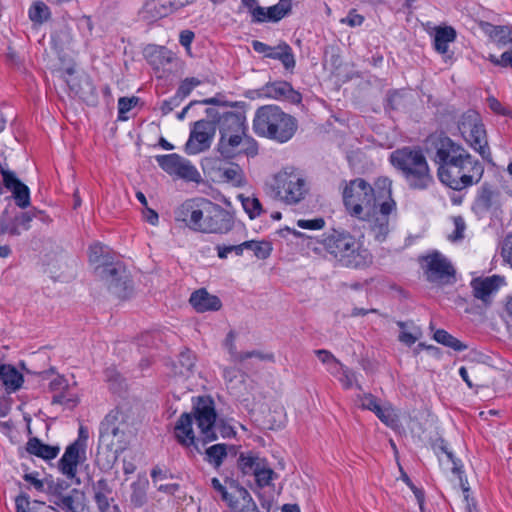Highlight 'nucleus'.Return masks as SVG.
Masks as SVG:
<instances>
[{
	"instance_id": "nucleus-1",
	"label": "nucleus",
	"mask_w": 512,
	"mask_h": 512,
	"mask_svg": "<svg viewBox=\"0 0 512 512\" xmlns=\"http://www.w3.org/2000/svg\"><path fill=\"white\" fill-rule=\"evenodd\" d=\"M424 150L438 166L440 182L455 191L477 184L483 177L481 162L443 132L430 134L424 141Z\"/></svg>"
},
{
	"instance_id": "nucleus-2",
	"label": "nucleus",
	"mask_w": 512,
	"mask_h": 512,
	"mask_svg": "<svg viewBox=\"0 0 512 512\" xmlns=\"http://www.w3.org/2000/svg\"><path fill=\"white\" fill-rule=\"evenodd\" d=\"M258 151L257 141L248 134L245 115L241 112H224L219 118V139L216 145L220 158H254Z\"/></svg>"
},
{
	"instance_id": "nucleus-3",
	"label": "nucleus",
	"mask_w": 512,
	"mask_h": 512,
	"mask_svg": "<svg viewBox=\"0 0 512 512\" xmlns=\"http://www.w3.org/2000/svg\"><path fill=\"white\" fill-rule=\"evenodd\" d=\"M216 417L214 401L210 397H198L193 406V415L183 413L177 420L174 427L175 438L184 447L195 446L198 449L193 431V420L195 419L203 441L207 443L216 440Z\"/></svg>"
},
{
	"instance_id": "nucleus-4",
	"label": "nucleus",
	"mask_w": 512,
	"mask_h": 512,
	"mask_svg": "<svg viewBox=\"0 0 512 512\" xmlns=\"http://www.w3.org/2000/svg\"><path fill=\"white\" fill-rule=\"evenodd\" d=\"M390 162L412 190H426L434 179L422 150L403 147L393 151Z\"/></svg>"
},
{
	"instance_id": "nucleus-5",
	"label": "nucleus",
	"mask_w": 512,
	"mask_h": 512,
	"mask_svg": "<svg viewBox=\"0 0 512 512\" xmlns=\"http://www.w3.org/2000/svg\"><path fill=\"white\" fill-rule=\"evenodd\" d=\"M298 129V121L276 105H265L256 110L253 130L261 137L278 143L289 141Z\"/></svg>"
},
{
	"instance_id": "nucleus-6",
	"label": "nucleus",
	"mask_w": 512,
	"mask_h": 512,
	"mask_svg": "<svg viewBox=\"0 0 512 512\" xmlns=\"http://www.w3.org/2000/svg\"><path fill=\"white\" fill-rule=\"evenodd\" d=\"M321 244L345 267L360 269L368 267L373 262L372 254L368 249L362 247L349 232L334 230L323 238Z\"/></svg>"
},
{
	"instance_id": "nucleus-7",
	"label": "nucleus",
	"mask_w": 512,
	"mask_h": 512,
	"mask_svg": "<svg viewBox=\"0 0 512 512\" xmlns=\"http://www.w3.org/2000/svg\"><path fill=\"white\" fill-rule=\"evenodd\" d=\"M266 192L273 199L288 205H295L306 197L309 186L300 172L292 168H285L275 174L266 184Z\"/></svg>"
},
{
	"instance_id": "nucleus-8",
	"label": "nucleus",
	"mask_w": 512,
	"mask_h": 512,
	"mask_svg": "<svg viewBox=\"0 0 512 512\" xmlns=\"http://www.w3.org/2000/svg\"><path fill=\"white\" fill-rule=\"evenodd\" d=\"M343 203L347 212L355 218H369L376 207L373 187L364 179L356 178L346 182L343 189Z\"/></svg>"
},
{
	"instance_id": "nucleus-9",
	"label": "nucleus",
	"mask_w": 512,
	"mask_h": 512,
	"mask_svg": "<svg viewBox=\"0 0 512 512\" xmlns=\"http://www.w3.org/2000/svg\"><path fill=\"white\" fill-rule=\"evenodd\" d=\"M127 428L124 414L119 409L110 411L100 423L99 447L112 452L116 458L127 448Z\"/></svg>"
},
{
	"instance_id": "nucleus-10",
	"label": "nucleus",
	"mask_w": 512,
	"mask_h": 512,
	"mask_svg": "<svg viewBox=\"0 0 512 512\" xmlns=\"http://www.w3.org/2000/svg\"><path fill=\"white\" fill-rule=\"evenodd\" d=\"M96 275L119 298H126L132 291V280L126 266L119 260L95 267Z\"/></svg>"
},
{
	"instance_id": "nucleus-11",
	"label": "nucleus",
	"mask_w": 512,
	"mask_h": 512,
	"mask_svg": "<svg viewBox=\"0 0 512 512\" xmlns=\"http://www.w3.org/2000/svg\"><path fill=\"white\" fill-rule=\"evenodd\" d=\"M502 205V193L489 183H483L477 191L472 211L479 219L487 216L491 219H500L503 214Z\"/></svg>"
},
{
	"instance_id": "nucleus-12",
	"label": "nucleus",
	"mask_w": 512,
	"mask_h": 512,
	"mask_svg": "<svg viewBox=\"0 0 512 512\" xmlns=\"http://www.w3.org/2000/svg\"><path fill=\"white\" fill-rule=\"evenodd\" d=\"M424 274L427 281L437 285L453 284L456 281V271L451 262L440 252L435 251L423 257Z\"/></svg>"
},
{
	"instance_id": "nucleus-13",
	"label": "nucleus",
	"mask_w": 512,
	"mask_h": 512,
	"mask_svg": "<svg viewBox=\"0 0 512 512\" xmlns=\"http://www.w3.org/2000/svg\"><path fill=\"white\" fill-rule=\"evenodd\" d=\"M207 206V198L188 199L176 210V220L185 223L193 231L206 233L204 225L207 223L208 217L203 211L208 210Z\"/></svg>"
},
{
	"instance_id": "nucleus-14",
	"label": "nucleus",
	"mask_w": 512,
	"mask_h": 512,
	"mask_svg": "<svg viewBox=\"0 0 512 512\" xmlns=\"http://www.w3.org/2000/svg\"><path fill=\"white\" fill-rule=\"evenodd\" d=\"M215 132L216 127L213 121L204 119L196 121L185 144L186 154L196 155L208 150L212 144Z\"/></svg>"
},
{
	"instance_id": "nucleus-15",
	"label": "nucleus",
	"mask_w": 512,
	"mask_h": 512,
	"mask_svg": "<svg viewBox=\"0 0 512 512\" xmlns=\"http://www.w3.org/2000/svg\"><path fill=\"white\" fill-rule=\"evenodd\" d=\"M156 161L159 167L169 175H176L179 178L192 182H199L201 179L196 167L189 160L176 153L157 155Z\"/></svg>"
},
{
	"instance_id": "nucleus-16",
	"label": "nucleus",
	"mask_w": 512,
	"mask_h": 512,
	"mask_svg": "<svg viewBox=\"0 0 512 512\" xmlns=\"http://www.w3.org/2000/svg\"><path fill=\"white\" fill-rule=\"evenodd\" d=\"M208 210L203 212L208 217L207 223L204 225L206 233L226 234L232 230L234 226L233 215L219 204L208 199Z\"/></svg>"
},
{
	"instance_id": "nucleus-17",
	"label": "nucleus",
	"mask_w": 512,
	"mask_h": 512,
	"mask_svg": "<svg viewBox=\"0 0 512 512\" xmlns=\"http://www.w3.org/2000/svg\"><path fill=\"white\" fill-rule=\"evenodd\" d=\"M252 48L255 52L265 57L278 60L287 71L292 72L296 66V60L292 48L286 42L281 41L276 46H269L259 40H253Z\"/></svg>"
},
{
	"instance_id": "nucleus-18",
	"label": "nucleus",
	"mask_w": 512,
	"mask_h": 512,
	"mask_svg": "<svg viewBox=\"0 0 512 512\" xmlns=\"http://www.w3.org/2000/svg\"><path fill=\"white\" fill-rule=\"evenodd\" d=\"M462 134L466 138L470 146L477 151L481 157L491 162V152L488 146L486 130L480 122L469 123V132L466 131V124L463 123Z\"/></svg>"
},
{
	"instance_id": "nucleus-19",
	"label": "nucleus",
	"mask_w": 512,
	"mask_h": 512,
	"mask_svg": "<svg viewBox=\"0 0 512 512\" xmlns=\"http://www.w3.org/2000/svg\"><path fill=\"white\" fill-rule=\"evenodd\" d=\"M261 93L265 97L291 104H299L302 101L301 93L296 91L287 81L269 82L262 87Z\"/></svg>"
},
{
	"instance_id": "nucleus-20",
	"label": "nucleus",
	"mask_w": 512,
	"mask_h": 512,
	"mask_svg": "<svg viewBox=\"0 0 512 512\" xmlns=\"http://www.w3.org/2000/svg\"><path fill=\"white\" fill-rule=\"evenodd\" d=\"M83 459H85V451L81 447V442H73L60 458L58 468L68 479H73L77 474L78 464Z\"/></svg>"
},
{
	"instance_id": "nucleus-21",
	"label": "nucleus",
	"mask_w": 512,
	"mask_h": 512,
	"mask_svg": "<svg viewBox=\"0 0 512 512\" xmlns=\"http://www.w3.org/2000/svg\"><path fill=\"white\" fill-rule=\"evenodd\" d=\"M502 283L503 278L498 275L475 278L471 281L473 296L481 300L485 305H489L491 303V294L495 293Z\"/></svg>"
},
{
	"instance_id": "nucleus-22",
	"label": "nucleus",
	"mask_w": 512,
	"mask_h": 512,
	"mask_svg": "<svg viewBox=\"0 0 512 512\" xmlns=\"http://www.w3.org/2000/svg\"><path fill=\"white\" fill-rule=\"evenodd\" d=\"M1 174L3 183L13 193L16 204L21 208H26L30 204L29 188L13 172L2 169Z\"/></svg>"
},
{
	"instance_id": "nucleus-23",
	"label": "nucleus",
	"mask_w": 512,
	"mask_h": 512,
	"mask_svg": "<svg viewBox=\"0 0 512 512\" xmlns=\"http://www.w3.org/2000/svg\"><path fill=\"white\" fill-rule=\"evenodd\" d=\"M189 302L199 313L218 311L222 306L219 297L209 294L204 288L194 291L190 296Z\"/></svg>"
},
{
	"instance_id": "nucleus-24",
	"label": "nucleus",
	"mask_w": 512,
	"mask_h": 512,
	"mask_svg": "<svg viewBox=\"0 0 512 512\" xmlns=\"http://www.w3.org/2000/svg\"><path fill=\"white\" fill-rule=\"evenodd\" d=\"M179 6L175 0H147L143 10L151 19H159L171 14Z\"/></svg>"
},
{
	"instance_id": "nucleus-25",
	"label": "nucleus",
	"mask_w": 512,
	"mask_h": 512,
	"mask_svg": "<svg viewBox=\"0 0 512 512\" xmlns=\"http://www.w3.org/2000/svg\"><path fill=\"white\" fill-rule=\"evenodd\" d=\"M0 382L7 392H15L23 383L22 374L10 364L0 365Z\"/></svg>"
},
{
	"instance_id": "nucleus-26",
	"label": "nucleus",
	"mask_w": 512,
	"mask_h": 512,
	"mask_svg": "<svg viewBox=\"0 0 512 512\" xmlns=\"http://www.w3.org/2000/svg\"><path fill=\"white\" fill-rule=\"evenodd\" d=\"M456 39V31L451 26H438L435 28L434 33V48L435 50L444 55L448 52V46Z\"/></svg>"
},
{
	"instance_id": "nucleus-27",
	"label": "nucleus",
	"mask_w": 512,
	"mask_h": 512,
	"mask_svg": "<svg viewBox=\"0 0 512 512\" xmlns=\"http://www.w3.org/2000/svg\"><path fill=\"white\" fill-rule=\"evenodd\" d=\"M92 489L94 492V500L100 512H108L110 509L109 496L112 493L108 481L101 478L93 484Z\"/></svg>"
},
{
	"instance_id": "nucleus-28",
	"label": "nucleus",
	"mask_w": 512,
	"mask_h": 512,
	"mask_svg": "<svg viewBox=\"0 0 512 512\" xmlns=\"http://www.w3.org/2000/svg\"><path fill=\"white\" fill-rule=\"evenodd\" d=\"M26 450L28 453L41 457L45 460L54 459L60 451L58 446L43 444L38 438L29 439Z\"/></svg>"
},
{
	"instance_id": "nucleus-29",
	"label": "nucleus",
	"mask_w": 512,
	"mask_h": 512,
	"mask_svg": "<svg viewBox=\"0 0 512 512\" xmlns=\"http://www.w3.org/2000/svg\"><path fill=\"white\" fill-rule=\"evenodd\" d=\"M89 261L95 264V267H101L106 266V263L114 262V259L109 254L108 247L95 243L89 248Z\"/></svg>"
},
{
	"instance_id": "nucleus-30",
	"label": "nucleus",
	"mask_w": 512,
	"mask_h": 512,
	"mask_svg": "<svg viewBox=\"0 0 512 512\" xmlns=\"http://www.w3.org/2000/svg\"><path fill=\"white\" fill-rule=\"evenodd\" d=\"M263 460L264 458H260L252 452L247 454L241 453L238 458L237 465L244 475H254L259 465H262Z\"/></svg>"
},
{
	"instance_id": "nucleus-31",
	"label": "nucleus",
	"mask_w": 512,
	"mask_h": 512,
	"mask_svg": "<svg viewBox=\"0 0 512 512\" xmlns=\"http://www.w3.org/2000/svg\"><path fill=\"white\" fill-rule=\"evenodd\" d=\"M219 171L223 181L230 183L235 187H242L246 183L244 172L237 164H232L230 167L220 169Z\"/></svg>"
},
{
	"instance_id": "nucleus-32",
	"label": "nucleus",
	"mask_w": 512,
	"mask_h": 512,
	"mask_svg": "<svg viewBox=\"0 0 512 512\" xmlns=\"http://www.w3.org/2000/svg\"><path fill=\"white\" fill-rule=\"evenodd\" d=\"M433 338L438 343L453 349L454 351H464L468 346L462 343L459 339L448 333L444 329H437L433 334Z\"/></svg>"
},
{
	"instance_id": "nucleus-33",
	"label": "nucleus",
	"mask_w": 512,
	"mask_h": 512,
	"mask_svg": "<svg viewBox=\"0 0 512 512\" xmlns=\"http://www.w3.org/2000/svg\"><path fill=\"white\" fill-rule=\"evenodd\" d=\"M292 0H279V2L271 7L267 8L266 15L268 16V22H278L291 11Z\"/></svg>"
},
{
	"instance_id": "nucleus-34",
	"label": "nucleus",
	"mask_w": 512,
	"mask_h": 512,
	"mask_svg": "<svg viewBox=\"0 0 512 512\" xmlns=\"http://www.w3.org/2000/svg\"><path fill=\"white\" fill-rule=\"evenodd\" d=\"M227 456L226 444H215L206 449V460L215 468H219Z\"/></svg>"
},
{
	"instance_id": "nucleus-35",
	"label": "nucleus",
	"mask_w": 512,
	"mask_h": 512,
	"mask_svg": "<svg viewBox=\"0 0 512 512\" xmlns=\"http://www.w3.org/2000/svg\"><path fill=\"white\" fill-rule=\"evenodd\" d=\"M391 180L388 178H380L377 181L378 187L382 188L383 190H386L387 195L389 197V200L384 201L380 205V213L381 217H388V215L395 209L396 203L391 198Z\"/></svg>"
},
{
	"instance_id": "nucleus-36",
	"label": "nucleus",
	"mask_w": 512,
	"mask_h": 512,
	"mask_svg": "<svg viewBox=\"0 0 512 512\" xmlns=\"http://www.w3.org/2000/svg\"><path fill=\"white\" fill-rule=\"evenodd\" d=\"M238 198L241 201L242 207L248 214L250 219H255L256 217L262 214L263 208L258 198L244 196L242 194L239 195Z\"/></svg>"
},
{
	"instance_id": "nucleus-37",
	"label": "nucleus",
	"mask_w": 512,
	"mask_h": 512,
	"mask_svg": "<svg viewBox=\"0 0 512 512\" xmlns=\"http://www.w3.org/2000/svg\"><path fill=\"white\" fill-rule=\"evenodd\" d=\"M243 249H249L254 252V255L258 259H266L270 256L272 252V247L269 242H259V241H245L242 243Z\"/></svg>"
},
{
	"instance_id": "nucleus-38",
	"label": "nucleus",
	"mask_w": 512,
	"mask_h": 512,
	"mask_svg": "<svg viewBox=\"0 0 512 512\" xmlns=\"http://www.w3.org/2000/svg\"><path fill=\"white\" fill-rule=\"evenodd\" d=\"M275 472L269 467L267 461L264 459L262 465H259L254 473L255 481L258 487L263 488L269 486L273 479Z\"/></svg>"
},
{
	"instance_id": "nucleus-39",
	"label": "nucleus",
	"mask_w": 512,
	"mask_h": 512,
	"mask_svg": "<svg viewBox=\"0 0 512 512\" xmlns=\"http://www.w3.org/2000/svg\"><path fill=\"white\" fill-rule=\"evenodd\" d=\"M371 233L374 239L378 242L386 240L389 234V219L388 217H378L371 225Z\"/></svg>"
},
{
	"instance_id": "nucleus-40",
	"label": "nucleus",
	"mask_w": 512,
	"mask_h": 512,
	"mask_svg": "<svg viewBox=\"0 0 512 512\" xmlns=\"http://www.w3.org/2000/svg\"><path fill=\"white\" fill-rule=\"evenodd\" d=\"M63 80L67 84V86L70 89V92L79 98H83L86 94V91L84 87L82 86V83H84L87 87L90 88L91 84L88 77H72V78H66L63 77Z\"/></svg>"
},
{
	"instance_id": "nucleus-41",
	"label": "nucleus",
	"mask_w": 512,
	"mask_h": 512,
	"mask_svg": "<svg viewBox=\"0 0 512 512\" xmlns=\"http://www.w3.org/2000/svg\"><path fill=\"white\" fill-rule=\"evenodd\" d=\"M50 17L48 6L44 2H35L29 9V18L36 23H42Z\"/></svg>"
},
{
	"instance_id": "nucleus-42",
	"label": "nucleus",
	"mask_w": 512,
	"mask_h": 512,
	"mask_svg": "<svg viewBox=\"0 0 512 512\" xmlns=\"http://www.w3.org/2000/svg\"><path fill=\"white\" fill-rule=\"evenodd\" d=\"M6 233L13 236L21 233V230L17 228L16 221H14V216L9 215L7 211L0 217V237Z\"/></svg>"
},
{
	"instance_id": "nucleus-43",
	"label": "nucleus",
	"mask_w": 512,
	"mask_h": 512,
	"mask_svg": "<svg viewBox=\"0 0 512 512\" xmlns=\"http://www.w3.org/2000/svg\"><path fill=\"white\" fill-rule=\"evenodd\" d=\"M337 379L345 390H349L353 387H355L359 391L363 390L361 384H359L357 380L356 373L347 366L343 370V372L338 376Z\"/></svg>"
},
{
	"instance_id": "nucleus-44",
	"label": "nucleus",
	"mask_w": 512,
	"mask_h": 512,
	"mask_svg": "<svg viewBox=\"0 0 512 512\" xmlns=\"http://www.w3.org/2000/svg\"><path fill=\"white\" fill-rule=\"evenodd\" d=\"M211 485H212L213 489L220 494L221 499L224 502H226L230 508H232V509L236 508L237 500L235 499L234 496H232V494H230L227 491L226 487L221 484V482L218 478H216V477L212 478Z\"/></svg>"
},
{
	"instance_id": "nucleus-45",
	"label": "nucleus",
	"mask_w": 512,
	"mask_h": 512,
	"mask_svg": "<svg viewBox=\"0 0 512 512\" xmlns=\"http://www.w3.org/2000/svg\"><path fill=\"white\" fill-rule=\"evenodd\" d=\"M201 84V81L198 78L190 77L185 78L179 85L175 95L180 98L181 101L185 99L192 90L199 86Z\"/></svg>"
},
{
	"instance_id": "nucleus-46",
	"label": "nucleus",
	"mask_w": 512,
	"mask_h": 512,
	"mask_svg": "<svg viewBox=\"0 0 512 512\" xmlns=\"http://www.w3.org/2000/svg\"><path fill=\"white\" fill-rule=\"evenodd\" d=\"M397 325L402 329L401 333L399 334V341L411 346L413 345L421 336V331L419 328L414 327V332H407L404 331V328L407 326L406 322L399 321Z\"/></svg>"
},
{
	"instance_id": "nucleus-47",
	"label": "nucleus",
	"mask_w": 512,
	"mask_h": 512,
	"mask_svg": "<svg viewBox=\"0 0 512 512\" xmlns=\"http://www.w3.org/2000/svg\"><path fill=\"white\" fill-rule=\"evenodd\" d=\"M372 412L387 426H393L396 423V417L390 407H382L378 404Z\"/></svg>"
},
{
	"instance_id": "nucleus-48",
	"label": "nucleus",
	"mask_w": 512,
	"mask_h": 512,
	"mask_svg": "<svg viewBox=\"0 0 512 512\" xmlns=\"http://www.w3.org/2000/svg\"><path fill=\"white\" fill-rule=\"evenodd\" d=\"M356 403L363 410L373 411L379 404V400L371 393L358 394Z\"/></svg>"
},
{
	"instance_id": "nucleus-49",
	"label": "nucleus",
	"mask_w": 512,
	"mask_h": 512,
	"mask_svg": "<svg viewBox=\"0 0 512 512\" xmlns=\"http://www.w3.org/2000/svg\"><path fill=\"white\" fill-rule=\"evenodd\" d=\"M493 36L496 41L501 45H507L512 43V27L508 26H495L493 30Z\"/></svg>"
},
{
	"instance_id": "nucleus-50",
	"label": "nucleus",
	"mask_w": 512,
	"mask_h": 512,
	"mask_svg": "<svg viewBox=\"0 0 512 512\" xmlns=\"http://www.w3.org/2000/svg\"><path fill=\"white\" fill-rule=\"evenodd\" d=\"M78 398L76 395L68 394L67 392H60L53 396L52 404L63 405L67 408H73L77 405Z\"/></svg>"
},
{
	"instance_id": "nucleus-51",
	"label": "nucleus",
	"mask_w": 512,
	"mask_h": 512,
	"mask_svg": "<svg viewBox=\"0 0 512 512\" xmlns=\"http://www.w3.org/2000/svg\"><path fill=\"white\" fill-rule=\"evenodd\" d=\"M53 503L65 512H77L74 497L71 495H58Z\"/></svg>"
},
{
	"instance_id": "nucleus-52",
	"label": "nucleus",
	"mask_w": 512,
	"mask_h": 512,
	"mask_svg": "<svg viewBox=\"0 0 512 512\" xmlns=\"http://www.w3.org/2000/svg\"><path fill=\"white\" fill-rule=\"evenodd\" d=\"M138 102V98L137 97H131V98H128V97H121L119 98L118 100V113H119V116L118 118L120 120H125L126 117H124L123 115L127 112H129Z\"/></svg>"
},
{
	"instance_id": "nucleus-53",
	"label": "nucleus",
	"mask_w": 512,
	"mask_h": 512,
	"mask_svg": "<svg viewBox=\"0 0 512 512\" xmlns=\"http://www.w3.org/2000/svg\"><path fill=\"white\" fill-rule=\"evenodd\" d=\"M249 358H257L261 361H274V355L272 353H263L258 350H253L249 352H242L241 356H238V362H244L245 360Z\"/></svg>"
},
{
	"instance_id": "nucleus-54",
	"label": "nucleus",
	"mask_w": 512,
	"mask_h": 512,
	"mask_svg": "<svg viewBox=\"0 0 512 512\" xmlns=\"http://www.w3.org/2000/svg\"><path fill=\"white\" fill-rule=\"evenodd\" d=\"M402 480L407 484V486L412 490V492L414 493L417 501H418V504H419V508H420V511H423V508H424V502H425V495H424V491L422 489H419L417 488L413 482L411 481V479L409 478V476L402 472Z\"/></svg>"
},
{
	"instance_id": "nucleus-55",
	"label": "nucleus",
	"mask_w": 512,
	"mask_h": 512,
	"mask_svg": "<svg viewBox=\"0 0 512 512\" xmlns=\"http://www.w3.org/2000/svg\"><path fill=\"white\" fill-rule=\"evenodd\" d=\"M453 223L455 226V230L452 235L449 236V239L452 241H459L464 238V231L466 229L465 220L462 216L453 217Z\"/></svg>"
},
{
	"instance_id": "nucleus-56",
	"label": "nucleus",
	"mask_w": 512,
	"mask_h": 512,
	"mask_svg": "<svg viewBox=\"0 0 512 512\" xmlns=\"http://www.w3.org/2000/svg\"><path fill=\"white\" fill-rule=\"evenodd\" d=\"M297 226L301 229L320 230L325 226V220L321 217L314 219H300Z\"/></svg>"
},
{
	"instance_id": "nucleus-57",
	"label": "nucleus",
	"mask_w": 512,
	"mask_h": 512,
	"mask_svg": "<svg viewBox=\"0 0 512 512\" xmlns=\"http://www.w3.org/2000/svg\"><path fill=\"white\" fill-rule=\"evenodd\" d=\"M217 254L220 259H226L229 253L235 252L236 255H242L243 254V246L242 243L239 245H217L216 246Z\"/></svg>"
},
{
	"instance_id": "nucleus-58",
	"label": "nucleus",
	"mask_w": 512,
	"mask_h": 512,
	"mask_svg": "<svg viewBox=\"0 0 512 512\" xmlns=\"http://www.w3.org/2000/svg\"><path fill=\"white\" fill-rule=\"evenodd\" d=\"M235 335L233 331H230L225 339V346L228 349V352L230 354L231 360L235 363H238V356H241L242 352H238L236 349V345L234 343Z\"/></svg>"
},
{
	"instance_id": "nucleus-59",
	"label": "nucleus",
	"mask_w": 512,
	"mask_h": 512,
	"mask_svg": "<svg viewBox=\"0 0 512 512\" xmlns=\"http://www.w3.org/2000/svg\"><path fill=\"white\" fill-rule=\"evenodd\" d=\"M179 362L186 371H191L195 365V356L192 351L186 349L180 353Z\"/></svg>"
},
{
	"instance_id": "nucleus-60",
	"label": "nucleus",
	"mask_w": 512,
	"mask_h": 512,
	"mask_svg": "<svg viewBox=\"0 0 512 512\" xmlns=\"http://www.w3.org/2000/svg\"><path fill=\"white\" fill-rule=\"evenodd\" d=\"M181 102L182 101L180 100V98L174 95L170 99L164 100L161 103L160 111L163 115H167L170 112H172L176 107H178Z\"/></svg>"
},
{
	"instance_id": "nucleus-61",
	"label": "nucleus",
	"mask_w": 512,
	"mask_h": 512,
	"mask_svg": "<svg viewBox=\"0 0 512 512\" xmlns=\"http://www.w3.org/2000/svg\"><path fill=\"white\" fill-rule=\"evenodd\" d=\"M487 102L489 105V108L496 114L503 115V116H510V110L505 108L500 101H498L495 97L490 96L487 98Z\"/></svg>"
},
{
	"instance_id": "nucleus-62",
	"label": "nucleus",
	"mask_w": 512,
	"mask_h": 512,
	"mask_svg": "<svg viewBox=\"0 0 512 512\" xmlns=\"http://www.w3.org/2000/svg\"><path fill=\"white\" fill-rule=\"evenodd\" d=\"M33 219V215L29 212H21L14 216V221H16L17 228H22L23 230H28L30 228V222Z\"/></svg>"
},
{
	"instance_id": "nucleus-63",
	"label": "nucleus",
	"mask_w": 512,
	"mask_h": 512,
	"mask_svg": "<svg viewBox=\"0 0 512 512\" xmlns=\"http://www.w3.org/2000/svg\"><path fill=\"white\" fill-rule=\"evenodd\" d=\"M267 9L256 5L250 10L252 16V22L254 23H262L268 22V16L266 15Z\"/></svg>"
},
{
	"instance_id": "nucleus-64",
	"label": "nucleus",
	"mask_w": 512,
	"mask_h": 512,
	"mask_svg": "<svg viewBox=\"0 0 512 512\" xmlns=\"http://www.w3.org/2000/svg\"><path fill=\"white\" fill-rule=\"evenodd\" d=\"M68 387V382L63 376H56L49 383V389L53 392H64V390Z\"/></svg>"
}]
</instances>
